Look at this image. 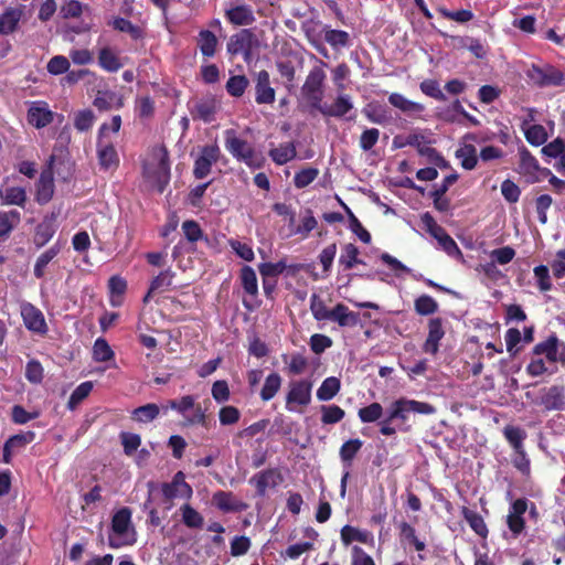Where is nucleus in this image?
<instances>
[{
  "mask_svg": "<svg viewBox=\"0 0 565 565\" xmlns=\"http://www.w3.org/2000/svg\"><path fill=\"white\" fill-rule=\"evenodd\" d=\"M436 408L429 403L401 397L391 403L386 417L380 424V433L384 436H393L396 428L392 425L394 420L405 424L411 413L420 415L435 414Z\"/></svg>",
  "mask_w": 565,
  "mask_h": 565,
  "instance_id": "f257e3e1",
  "label": "nucleus"
},
{
  "mask_svg": "<svg viewBox=\"0 0 565 565\" xmlns=\"http://www.w3.org/2000/svg\"><path fill=\"white\" fill-rule=\"evenodd\" d=\"M310 311L317 321L331 320L342 328L355 327L360 322V315L351 311L342 302L337 303L332 309H328L318 294L310 296Z\"/></svg>",
  "mask_w": 565,
  "mask_h": 565,
  "instance_id": "f03ea898",
  "label": "nucleus"
},
{
  "mask_svg": "<svg viewBox=\"0 0 565 565\" xmlns=\"http://www.w3.org/2000/svg\"><path fill=\"white\" fill-rule=\"evenodd\" d=\"M319 65L313 66L301 86V96L306 100V103L310 106L311 109L317 110L320 108L322 104V99L324 96V86L327 74L324 72V67H327V63L319 60Z\"/></svg>",
  "mask_w": 565,
  "mask_h": 565,
  "instance_id": "7ed1b4c3",
  "label": "nucleus"
},
{
  "mask_svg": "<svg viewBox=\"0 0 565 565\" xmlns=\"http://www.w3.org/2000/svg\"><path fill=\"white\" fill-rule=\"evenodd\" d=\"M111 531L113 534L108 537L111 548L135 544V530L131 527V510L129 508L125 507L115 512L111 518Z\"/></svg>",
  "mask_w": 565,
  "mask_h": 565,
  "instance_id": "20e7f679",
  "label": "nucleus"
},
{
  "mask_svg": "<svg viewBox=\"0 0 565 565\" xmlns=\"http://www.w3.org/2000/svg\"><path fill=\"white\" fill-rule=\"evenodd\" d=\"M108 125L103 124L99 127L97 136V159L102 171L116 170L119 167V156L111 140L106 138Z\"/></svg>",
  "mask_w": 565,
  "mask_h": 565,
  "instance_id": "39448f33",
  "label": "nucleus"
},
{
  "mask_svg": "<svg viewBox=\"0 0 565 565\" xmlns=\"http://www.w3.org/2000/svg\"><path fill=\"white\" fill-rule=\"evenodd\" d=\"M527 78L539 87L562 86L565 83L564 73L552 64H532L526 71Z\"/></svg>",
  "mask_w": 565,
  "mask_h": 565,
  "instance_id": "423d86ee",
  "label": "nucleus"
},
{
  "mask_svg": "<svg viewBox=\"0 0 565 565\" xmlns=\"http://www.w3.org/2000/svg\"><path fill=\"white\" fill-rule=\"evenodd\" d=\"M193 120L212 122L220 109V100L214 95H205L188 104Z\"/></svg>",
  "mask_w": 565,
  "mask_h": 565,
  "instance_id": "0eeeda50",
  "label": "nucleus"
},
{
  "mask_svg": "<svg viewBox=\"0 0 565 565\" xmlns=\"http://www.w3.org/2000/svg\"><path fill=\"white\" fill-rule=\"evenodd\" d=\"M312 383L309 380H295L289 383L286 408L296 412V406L306 407L311 403Z\"/></svg>",
  "mask_w": 565,
  "mask_h": 565,
  "instance_id": "6e6552de",
  "label": "nucleus"
},
{
  "mask_svg": "<svg viewBox=\"0 0 565 565\" xmlns=\"http://www.w3.org/2000/svg\"><path fill=\"white\" fill-rule=\"evenodd\" d=\"M21 317L25 328L36 334L45 335L49 327L43 312L33 303L24 301L21 303Z\"/></svg>",
  "mask_w": 565,
  "mask_h": 565,
  "instance_id": "1a4fd4ad",
  "label": "nucleus"
},
{
  "mask_svg": "<svg viewBox=\"0 0 565 565\" xmlns=\"http://www.w3.org/2000/svg\"><path fill=\"white\" fill-rule=\"evenodd\" d=\"M536 404L546 412L565 411V385L542 388Z\"/></svg>",
  "mask_w": 565,
  "mask_h": 565,
  "instance_id": "9d476101",
  "label": "nucleus"
},
{
  "mask_svg": "<svg viewBox=\"0 0 565 565\" xmlns=\"http://www.w3.org/2000/svg\"><path fill=\"white\" fill-rule=\"evenodd\" d=\"M220 148L216 145H207L201 149L193 167L195 179H204L211 173L212 166L218 161Z\"/></svg>",
  "mask_w": 565,
  "mask_h": 565,
  "instance_id": "9b49d317",
  "label": "nucleus"
},
{
  "mask_svg": "<svg viewBox=\"0 0 565 565\" xmlns=\"http://www.w3.org/2000/svg\"><path fill=\"white\" fill-rule=\"evenodd\" d=\"M161 491L168 501L178 497L190 499L193 494L192 487L185 481V475L182 471H178L171 482L162 483Z\"/></svg>",
  "mask_w": 565,
  "mask_h": 565,
  "instance_id": "f8f14e48",
  "label": "nucleus"
},
{
  "mask_svg": "<svg viewBox=\"0 0 565 565\" xmlns=\"http://www.w3.org/2000/svg\"><path fill=\"white\" fill-rule=\"evenodd\" d=\"M55 114L45 102H33L28 109V122L36 129H42L53 122Z\"/></svg>",
  "mask_w": 565,
  "mask_h": 565,
  "instance_id": "ddd939ff",
  "label": "nucleus"
},
{
  "mask_svg": "<svg viewBox=\"0 0 565 565\" xmlns=\"http://www.w3.org/2000/svg\"><path fill=\"white\" fill-rule=\"evenodd\" d=\"M381 260L386 264L395 274L398 276V273H405L408 274L413 279L417 281H423L426 286L440 290L446 291L447 289L437 282L433 281L431 279L425 278L422 274H415L412 271L411 268L405 266L402 262H399L397 258L393 257L388 253H383L380 256Z\"/></svg>",
  "mask_w": 565,
  "mask_h": 565,
  "instance_id": "4468645a",
  "label": "nucleus"
},
{
  "mask_svg": "<svg viewBox=\"0 0 565 565\" xmlns=\"http://www.w3.org/2000/svg\"><path fill=\"white\" fill-rule=\"evenodd\" d=\"M56 214L51 213L45 215L43 220L36 225L33 236V243L36 248L45 246L56 233Z\"/></svg>",
  "mask_w": 565,
  "mask_h": 565,
  "instance_id": "2eb2a0df",
  "label": "nucleus"
},
{
  "mask_svg": "<svg viewBox=\"0 0 565 565\" xmlns=\"http://www.w3.org/2000/svg\"><path fill=\"white\" fill-rule=\"evenodd\" d=\"M249 481L255 484L257 494L264 495L267 490L276 488L282 481V476L278 469L271 468L256 473Z\"/></svg>",
  "mask_w": 565,
  "mask_h": 565,
  "instance_id": "dca6fc26",
  "label": "nucleus"
},
{
  "mask_svg": "<svg viewBox=\"0 0 565 565\" xmlns=\"http://www.w3.org/2000/svg\"><path fill=\"white\" fill-rule=\"evenodd\" d=\"M445 335L444 321L441 318H433L428 321V335L424 342L423 350L435 355L439 350V342Z\"/></svg>",
  "mask_w": 565,
  "mask_h": 565,
  "instance_id": "f3484780",
  "label": "nucleus"
},
{
  "mask_svg": "<svg viewBox=\"0 0 565 565\" xmlns=\"http://www.w3.org/2000/svg\"><path fill=\"white\" fill-rule=\"evenodd\" d=\"M34 438L35 434L33 431L21 433L9 437L3 445L2 461L4 463H11L13 454L23 449L26 445L32 443Z\"/></svg>",
  "mask_w": 565,
  "mask_h": 565,
  "instance_id": "a211bd4d",
  "label": "nucleus"
},
{
  "mask_svg": "<svg viewBox=\"0 0 565 565\" xmlns=\"http://www.w3.org/2000/svg\"><path fill=\"white\" fill-rule=\"evenodd\" d=\"M276 92L270 86L269 73L260 71L257 74L255 85V100L257 104H273L275 102Z\"/></svg>",
  "mask_w": 565,
  "mask_h": 565,
  "instance_id": "6ab92c4d",
  "label": "nucleus"
},
{
  "mask_svg": "<svg viewBox=\"0 0 565 565\" xmlns=\"http://www.w3.org/2000/svg\"><path fill=\"white\" fill-rule=\"evenodd\" d=\"M225 148L237 160L247 162L246 141L238 137L235 129L224 131Z\"/></svg>",
  "mask_w": 565,
  "mask_h": 565,
  "instance_id": "aec40b11",
  "label": "nucleus"
},
{
  "mask_svg": "<svg viewBox=\"0 0 565 565\" xmlns=\"http://www.w3.org/2000/svg\"><path fill=\"white\" fill-rule=\"evenodd\" d=\"M97 61L99 67L108 73H116L124 66L116 50L108 45L98 50Z\"/></svg>",
  "mask_w": 565,
  "mask_h": 565,
  "instance_id": "412c9836",
  "label": "nucleus"
},
{
  "mask_svg": "<svg viewBox=\"0 0 565 565\" xmlns=\"http://www.w3.org/2000/svg\"><path fill=\"white\" fill-rule=\"evenodd\" d=\"M54 189L52 171H43L36 183L35 201L41 205L49 203L54 195Z\"/></svg>",
  "mask_w": 565,
  "mask_h": 565,
  "instance_id": "4be33fe9",
  "label": "nucleus"
},
{
  "mask_svg": "<svg viewBox=\"0 0 565 565\" xmlns=\"http://www.w3.org/2000/svg\"><path fill=\"white\" fill-rule=\"evenodd\" d=\"M353 104L351 102V98L349 95H339L332 105H323L321 104L320 108L317 110L322 114L323 116L328 117H343L347 115L350 110H352Z\"/></svg>",
  "mask_w": 565,
  "mask_h": 565,
  "instance_id": "5701e85b",
  "label": "nucleus"
},
{
  "mask_svg": "<svg viewBox=\"0 0 565 565\" xmlns=\"http://www.w3.org/2000/svg\"><path fill=\"white\" fill-rule=\"evenodd\" d=\"M154 185L159 193H162L170 181V161L169 153L166 148L161 150L159 162L153 172Z\"/></svg>",
  "mask_w": 565,
  "mask_h": 565,
  "instance_id": "b1692460",
  "label": "nucleus"
},
{
  "mask_svg": "<svg viewBox=\"0 0 565 565\" xmlns=\"http://www.w3.org/2000/svg\"><path fill=\"white\" fill-rule=\"evenodd\" d=\"M93 105L99 111H107L113 107L117 109L121 108L124 106V99L113 90H98L93 100Z\"/></svg>",
  "mask_w": 565,
  "mask_h": 565,
  "instance_id": "393cba45",
  "label": "nucleus"
},
{
  "mask_svg": "<svg viewBox=\"0 0 565 565\" xmlns=\"http://www.w3.org/2000/svg\"><path fill=\"white\" fill-rule=\"evenodd\" d=\"M388 103L393 107L409 116L419 115L425 110V106L423 104L409 100L399 93H392L388 96Z\"/></svg>",
  "mask_w": 565,
  "mask_h": 565,
  "instance_id": "a878e982",
  "label": "nucleus"
},
{
  "mask_svg": "<svg viewBox=\"0 0 565 565\" xmlns=\"http://www.w3.org/2000/svg\"><path fill=\"white\" fill-rule=\"evenodd\" d=\"M26 199V191L22 186L0 188V201L4 205H18L24 207Z\"/></svg>",
  "mask_w": 565,
  "mask_h": 565,
  "instance_id": "bb28decb",
  "label": "nucleus"
},
{
  "mask_svg": "<svg viewBox=\"0 0 565 565\" xmlns=\"http://www.w3.org/2000/svg\"><path fill=\"white\" fill-rule=\"evenodd\" d=\"M461 515L478 536L481 539L488 537L489 530L481 514L467 507H462Z\"/></svg>",
  "mask_w": 565,
  "mask_h": 565,
  "instance_id": "cd10ccee",
  "label": "nucleus"
},
{
  "mask_svg": "<svg viewBox=\"0 0 565 565\" xmlns=\"http://www.w3.org/2000/svg\"><path fill=\"white\" fill-rule=\"evenodd\" d=\"M362 446L363 441L359 438H352L342 444L339 450V456L344 469H351L353 460L358 452L361 450Z\"/></svg>",
  "mask_w": 565,
  "mask_h": 565,
  "instance_id": "c85d7f7f",
  "label": "nucleus"
},
{
  "mask_svg": "<svg viewBox=\"0 0 565 565\" xmlns=\"http://www.w3.org/2000/svg\"><path fill=\"white\" fill-rule=\"evenodd\" d=\"M173 277L174 273L171 269L162 270L158 276H156L151 280L148 292L143 297V302H148L151 295L168 290L172 285Z\"/></svg>",
  "mask_w": 565,
  "mask_h": 565,
  "instance_id": "c756f323",
  "label": "nucleus"
},
{
  "mask_svg": "<svg viewBox=\"0 0 565 565\" xmlns=\"http://www.w3.org/2000/svg\"><path fill=\"white\" fill-rule=\"evenodd\" d=\"M198 47L205 58H211L216 53L218 44L216 35L210 30H201L196 39Z\"/></svg>",
  "mask_w": 565,
  "mask_h": 565,
  "instance_id": "7c9ffc66",
  "label": "nucleus"
},
{
  "mask_svg": "<svg viewBox=\"0 0 565 565\" xmlns=\"http://www.w3.org/2000/svg\"><path fill=\"white\" fill-rule=\"evenodd\" d=\"M22 12L15 8H8L0 14V34L8 35L13 33L19 25Z\"/></svg>",
  "mask_w": 565,
  "mask_h": 565,
  "instance_id": "2f4dec72",
  "label": "nucleus"
},
{
  "mask_svg": "<svg viewBox=\"0 0 565 565\" xmlns=\"http://www.w3.org/2000/svg\"><path fill=\"white\" fill-rule=\"evenodd\" d=\"M532 352L534 355H545L550 362H556V353L558 352L557 335L552 333L546 340L536 343Z\"/></svg>",
  "mask_w": 565,
  "mask_h": 565,
  "instance_id": "473e14b6",
  "label": "nucleus"
},
{
  "mask_svg": "<svg viewBox=\"0 0 565 565\" xmlns=\"http://www.w3.org/2000/svg\"><path fill=\"white\" fill-rule=\"evenodd\" d=\"M227 52L231 56L241 54L247 62V29H243L230 38Z\"/></svg>",
  "mask_w": 565,
  "mask_h": 565,
  "instance_id": "72a5a7b5",
  "label": "nucleus"
},
{
  "mask_svg": "<svg viewBox=\"0 0 565 565\" xmlns=\"http://www.w3.org/2000/svg\"><path fill=\"white\" fill-rule=\"evenodd\" d=\"M61 252L58 243L53 244L49 249L43 252L34 264L33 274L36 278H43L45 275V267L53 260Z\"/></svg>",
  "mask_w": 565,
  "mask_h": 565,
  "instance_id": "f704fd0d",
  "label": "nucleus"
},
{
  "mask_svg": "<svg viewBox=\"0 0 565 565\" xmlns=\"http://www.w3.org/2000/svg\"><path fill=\"white\" fill-rule=\"evenodd\" d=\"M269 156L276 164L282 166L297 156L296 146L294 142L280 143L269 151Z\"/></svg>",
  "mask_w": 565,
  "mask_h": 565,
  "instance_id": "c9c22d12",
  "label": "nucleus"
},
{
  "mask_svg": "<svg viewBox=\"0 0 565 565\" xmlns=\"http://www.w3.org/2000/svg\"><path fill=\"white\" fill-rule=\"evenodd\" d=\"M160 414V407L154 403H149L135 408L131 412V419L139 424H148L154 420Z\"/></svg>",
  "mask_w": 565,
  "mask_h": 565,
  "instance_id": "e433bc0d",
  "label": "nucleus"
},
{
  "mask_svg": "<svg viewBox=\"0 0 565 565\" xmlns=\"http://www.w3.org/2000/svg\"><path fill=\"white\" fill-rule=\"evenodd\" d=\"M20 221L21 214L17 210L0 212V241L7 238Z\"/></svg>",
  "mask_w": 565,
  "mask_h": 565,
  "instance_id": "4c0bfd02",
  "label": "nucleus"
},
{
  "mask_svg": "<svg viewBox=\"0 0 565 565\" xmlns=\"http://www.w3.org/2000/svg\"><path fill=\"white\" fill-rule=\"evenodd\" d=\"M341 540L344 545H349L354 541L367 544L372 540V535L369 531H362L351 525H344L341 529Z\"/></svg>",
  "mask_w": 565,
  "mask_h": 565,
  "instance_id": "58836bf2",
  "label": "nucleus"
},
{
  "mask_svg": "<svg viewBox=\"0 0 565 565\" xmlns=\"http://www.w3.org/2000/svg\"><path fill=\"white\" fill-rule=\"evenodd\" d=\"M340 388L341 382L338 377H327L317 390V398L323 402L330 401L339 393Z\"/></svg>",
  "mask_w": 565,
  "mask_h": 565,
  "instance_id": "ea45409f",
  "label": "nucleus"
},
{
  "mask_svg": "<svg viewBox=\"0 0 565 565\" xmlns=\"http://www.w3.org/2000/svg\"><path fill=\"white\" fill-rule=\"evenodd\" d=\"M455 154L465 170H473L478 164L477 149L473 145H465L457 149Z\"/></svg>",
  "mask_w": 565,
  "mask_h": 565,
  "instance_id": "a19ab883",
  "label": "nucleus"
},
{
  "mask_svg": "<svg viewBox=\"0 0 565 565\" xmlns=\"http://www.w3.org/2000/svg\"><path fill=\"white\" fill-rule=\"evenodd\" d=\"M359 248L352 244H345L342 249V254L339 258V265L343 267V270L352 269L356 264H363L359 258Z\"/></svg>",
  "mask_w": 565,
  "mask_h": 565,
  "instance_id": "79ce46f5",
  "label": "nucleus"
},
{
  "mask_svg": "<svg viewBox=\"0 0 565 565\" xmlns=\"http://www.w3.org/2000/svg\"><path fill=\"white\" fill-rule=\"evenodd\" d=\"M108 24L119 32L128 33L132 40H140L143 38V32L141 28L134 24L128 19L117 17Z\"/></svg>",
  "mask_w": 565,
  "mask_h": 565,
  "instance_id": "37998d69",
  "label": "nucleus"
},
{
  "mask_svg": "<svg viewBox=\"0 0 565 565\" xmlns=\"http://www.w3.org/2000/svg\"><path fill=\"white\" fill-rule=\"evenodd\" d=\"M281 382H282L281 376L278 373H276V372L270 373L265 379L264 385L260 390V398L264 402H268L271 398H274V396L280 390Z\"/></svg>",
  "mask_w": 565,
  "mask_h": 565,
  "instance_id": "c03bdc74",
  "label": "nucleus"
},
{
  "mask_svg": "<svg viewBox=\"0 0 565 565\" xmlns=\"http://www.w3.org/2000/svg\"><path fill=\"white\" fill-rule=\"evenodd\" d=\"M383 413V406L377 402H373L367 406L361 407L358 411V417L363 424H371L379 422L382 418Z\"/></svg>",
  "mask_w": 565,
  "mask_h": 565,
  "instance_id": "a18cd8bd",
  "label": "nucleus"
},
{
  "mask_svg": "<svg viewBox=\"0 0 565 565\" xmlns=\"http://www.w3.org/2000/svg\"><path fill=\"white\" fill-rule=\"evenodd\" d=\"M438 302L429 295H422L414 301V309L419 316H430L438 311Z\"/></svg>",
  "mask_w": 565,
  "mask_h": 565,
  "instance_id": "49530a36",
  "label": "nucleus"
},
{
  "mask_svg": "<svg viewBox=\"0 0 565 565\" xmlns=\"http://www.w3.org/2000/svg\"><path fill=\"white\" fill-rule=\"evenodd\" d=\"M503 435L514 450L524 448L523 440L526 438V433L522 428L508 425L503 429Z\"/></svg>",
  "mask_w": 565,
  "mask_h": 565,
  "instance_id": "de8ad7c7",
  "label": "nucleus"
},
{
  "mask_svg": "<svg viewBox=\"0 0 565 565\" xmlns=\"http://www.w3.org/2000/svg\"><path fill=\"white\" fill-rule=\"evenodd\" d=\"M93 382L86 381L81 383L71 394L67 408L73 411L92 392Z\"/></svg>",
  "mask_w": 565,
  "mask_h": 565,
  "instance_id": "09e8293b",
  "label": "nucleus"
},
{
  "mask_svg": "<svg viewBox=\"0 0 565 565\" xmlns=\"http://www.w3.org/2000/svg\"><path fill=\"white\" fill-rule=\"evenodd\" d=\"M321 411V422L324 425H333L339 422H341L344 416L345 412L338 405H322L320 407Z\"/></svg>",
  "mask_w": 565,
  "mask_h": 565,
  "instance_id": "8fccbe9b",
  "label": "nucleus"
},
{
  "mask_svg": "<svg viewBox=\"0 0 565 565\" xmlns=\"http://www.w3.org/2000/svg\"><path fill=\"white\" fill-rule=\"evenodd\" d=\"M348 216H349V227L350 230L365 244H369L371 242V234L362 223L359 221V218L353 214V212L350 210L348 205L342 203Z\"/></svg>",
  "mask_w": 565,
  "mask_h": 565,
  "instance_id": "3c124183",
  "label": "nucleus"
},
{
  "mask_svg": "<svg viewBox=\"0 0 565 565\" xmlns=\"http://www.w3.org/2000/svg\"><path fill=\"white\" fill-rule=\"evenodd\" d=\"M519 156H520V170L523 173H535L540 169L539 161L536 158L527 150L526 147L522 146L519 149Z\"/></svg>",
  "mask_w": 565,
  "mask_h": 565,
  "instance_id": "603ef678",
  "label": "nucleus"
},
{
  "mask_svg": "<svg viewBox=\"0 0 565 565\" xmlns=\"http://www.w3.org/2000/svg\"><path fill=\"white\" fill-rule=\"evenodd\" d=\"M182 522L190 529H201L203 526V516L190 504L181 507Z\"/></svg>",
  "mask_w": 565,
  "mask_h": 565,
  "instance_id": "864d4df0",
  "label": "nucleus"
},
{
  "mask_svg": "<svg viewBox=\"0 0 565 565\" xmlns=\"http://www.w3.org/2000/svg\"><path fill=\"white\" fill-rule=\"evenodd\" d=\"M524 136L526 141L535 147L542 146L547 140V132L542 125H532L530 128L524 127Z\"/></svg>",
  "mask_w": 565,
  "mask_h": 565,
  "instance_id": "5fc2aeb1",
  "label": "nucleus"
},
{
  "mask_svg": "<svg viewBox=\"0 0 565 565\" xmlns=\"http://www.w3.org/2000/svg\"><path fill=\"white\" fill-rule=\"evenodd\" d=\"M533 274L536 279V286L541 292L552 290L553 284L550 275V269L546 265H539L533 268Z\"/></svg>",
  "mask_w": 565,
  "mask_h": 565,
  "instance_id": "6e6d98bb",
  "label": "nucleus"
},
{
  "mask_svg": "<svg viewBox=\"0 0 565 565\" xmlns=\"http://www.w3.org/2000/svg\"><path fill=\"white\" fill-rule=\"evenodd\" d=\"M114 358V351L104 338H98L93 345V359L96 362H108Z\"/></svg>",
  "mask_w": 565,
  "mask_h": 565,
  "instance_id": "4d7b16f0",
  "label": "nucleus"
},
{
  "mask_svg": "<svg viewBox=\"0 0 565 565\" xmlns=\"http://www.w3.org/2000/svg\"><path fill=\"white\" fill-rule=\"evenodd\" d=\"M319 174V170L313 167H307L296 172L294 184L297 189H303L312 183Z\"/></svg>",
  "mask_w": 565,
  "mask_h": 565,
  "instance_id": "13d9d810",
  "label": "nucleus"
},
{
  "mask_svg": "<svg viewBox=\"0 0 565 565\" xmlns=\"http://www.w3.org/2000/svg\"><path fill=\"white\" fill-rule=\"evenodd\" d=\"M95 121V115L90 109H83L75 114L74 127L76 130L84 132L88 131Z\"/></svg>",
  "mask_w": 565,
  "mask_h": 565,
  "instance_id": "bf43d9fd",
  "label": "nucleus"
},
{
  "mask_svg": "<svg viewBox=\"0 0 565 565\" xmlns=\"http://www.w3.org/2000/svg\"><path fill=\"white\" fill-rule=\"evenodd\" d=\"M324 40L334 49L345 47L349 45L350 35L347 31L330 29L326 31Z\"/></svg>",
  "mask_w": 565,
  "mask_h": 565,
  "instance_id": "052dcab7",
  "label": "nucleus"
},
{
  "mask_svg": "<svg viewBox=\"0 0 565 565\" xmlns=\"http://www.w3.org/2000/svg\"><path fill=\"white\" fill-rule=\"evenodd\" d=\"M287 265L284 260L277 263H262L258 266L259 274L262 278H273L277 279V277L286 269Z\"/></svg>",
  "mask_w": 565,
  "mask_h": 565,
  "instance_id": "680f3d73",
  "label": "nucleus"
},
{
  "mask_svg": "<svg viewBox=\"0 0 565 565\" xmlns=\"http://www.w3.org/2000/svg\"><path fill=\"white\" fill-rule=\"evenodd\" d=\"M420 90L426 95L436 100L445 102L446 95L439 87V83L436 79H425L419 85Z\"/></svg>",
  "mask_w": 565,
  "mask_h": 565,
  "instance_id": "e2e57ef3",
  "label": "nucleus"
},
{
  "mask_svg": "<svg viewBox=\"0 0 565 565\" xmlns=\"http://www.w3.org/2000/svg\"><path fill=\"white\" fill-rule=\"evenodd\" d=\"M247 87V78L244 75L231 76L226 83V90L231 96L241 97Z\"/></svg>",
  "mask_w": 565,
  "mask_h": 565,
  "instance_id": "0e129e2a",
  "label": "nucleus"
},
{
  "mask_svg": "<svg viewBox=\"0 0 565 565\" xmlns=\"http://www.w3.org/2000/svg\"><path fill=\"white\" fill-rule=\"evenodd\" d=\"M25 377L30 383L39 384L43 381L44 370L38 360H31L25 365Z\"/></svg>",
  "mask_w": 565,
  "mask_h": 565,
  "instance_id": "69168bd1",
  "label": "nucleus"
},
{
  "mask_svg": "<svg viewBox=\"0 0 565 565\" xmlns=\"http://www.w3.org/2000/svg\"><path fill=\"white\" fill-rule=\"evenodd\" d=\"M333 341L326 334L315 333L310 337L309 345L313 353L321 354L327 349L331 348Z\"/></svg>",
  "mask_w": 565,
  "mask_h": 565,
  "instance_id": "338daca9",
  "label": "nucleus"
},
{
  "mask_svg": "<svg viewBox=\"0 0 565 565\" xmlns=\"http://www.w3.org/2000/svg\"><path fill=\"white\" fill-rule=\"evenodd\" d=\"M70 65L67 57L63 55H55L49 61L46 68L52 75H62L68 71Z\"/></svg>",
  "mask_w": 565,
  "mask_h": 565,
  "instance_id": "774afa93",
  "label": "nucleus"
}]
</instances>
